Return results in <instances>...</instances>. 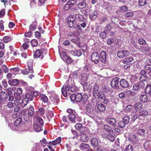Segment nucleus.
I'll return each mask as SVG.
<instances>
[{"mask_svg":"<svg viewBox=\"0 0 151 151\" xmlns=\"http://www.w3.org/2000/svg\"><path fill=\"white\" fill-rule=\"evenodd\" d=\"M38 96V93L36 91H30L26 93L24 98L22 101V104H27L29 101H32L33 98Z\"/></svg>","mask_w":151,"mask_h":151,"instance_id":"nucleus-1","label":"nucleus"},{"mask_svg":"<svg viewBox=\"0 0 151 151\" xmlns=\"http://www.w3.org/2000/svg\"><path fill=\"white\" fill-rule=\"evenodd\" d=\"M93 95L94 96H98L100 98L104 97V93L100 91L99 85L95 83L93 88Z\"/></svg>","mask_w":151,"mask_h":151,"instance_id":"nucleus-2","label":"nucleus"},{"mask_svg":"<svg viewBox=\"0 0 151 151\" xmlns=\"http://www.w3.org/2000/svg\"><path fill=\"white\" fill-rule=\"evenodd\" d=\"M82 98V95L80 93L76 95L75 94H72L70 96V99L72 102L76 101L77 102L80 101Z\"/></svg>","mask_w":151,"mask_h":151,"instance_id":"nucleus-3","label":"nucleus"},{"mask_svg":"<svg viewBox=\"0 0 151 151\" xmlns=\"http://www.w3.org/2000/svg\"><path fill=\"white\" fill-rule=\"evenodd\" d=\"M119 79L117 78H115L112 81L111 83V86L114 89H119Z\"/></svg>","mask_w":151,"mask_h":151,"instance_id":"nucleus-4","label":"nucleus"},{"mask_svg":"<svg viewBox=\"0 0 151 151\" xmlns=\"http://www.w3.org/2000/svg\"><path fill=\"white\" fill-rule=\"evenodd\" d=\"M129 140L133 144H135L139 141V139L135 134H131L129 136Z\"/></svg>","mask_w":151,"mask_h":151,"instance_id":"nucleus-5","label":"nucleus"},{"mask_svg":"<svg viewBox=\"0 0 151 151\" xmlns=\"http://www.w3.org/2000/svg\"><path fill=\"white\" fill-rule=\"evenodd\" d=\"M130 54V52L126 50H123L118 52L117 55L119 58H122L129 56Z\"/></svg>","mask_w":151,"mask_h":151,"instance_id":"nucleus-6","label":"nucleus"},{"mask_svg":"<svg viewBox=\"0 0 151 151\" xmlns=\"http://www.w3.org/2000/svg\"><path fill=\"white\" fill-rule=\"evenodd\" d=\"M105 121L107 122L110 125L113 127H115L116 125V122L115 119L110 118L109 117H107L105 118Z\"/></svg>","mask_w":151,"mask_h":151,"instance_id":"nucleus-7","label":"nucleus"},{"mask_svg":"<svg viewBox=\"0 0 151 151\" xmlns=\"http://www.w3.org/2000/svg\"><path fill=\"white\" fill-rule=\"evenodd\" d=\"M73 18L72 15H70L68 17V21L67 22V24L70 28H75L76 26V21L74 20H69L70 18Z\"/></svg>","mask_w":151,"mask_h":151,"instance_id":"nucleus-8","label":"nucleus"},{"mask_svg":"<svg viewBox=\"0 0 151 151\" xmlns=\"http://www.w3.org/2000/svg\"><path fill=\"white\" fill-rule=\"evenodd\" d=\"M91 60L93 62H94L95 64H97L99 62V57L97 52H94L92 54L91 56Z\"/></svg>","mask_w":151,"mask_h":151,"instance_id":"nucleus-9","label":"nucleus"},{"mask_svg":"<svg viewBox=\"0 0 151 151\" xmlns=\"http://www.w3.org/2000/svg\"><path fill=\"white\" fill-rule=\"evenodd\" d=\"M143 82H139L138 83L134 84L133 87V89L134 91L137 90L140 88H143L145 86Z\"/></svg>","mask_w":151,"mask_h":151,"instance_id":"nucleus-10","label":"nucleus"},{"mask_svg":"<svg viewBox=\"0 0 151 151\" xmlns=\"http://www.w3.org/2000/svg\"><path fill=\"white\" fill-rule=\"evenodd\" d=\"M69 87V86L68 85H64L62 87L61 89L62 93L65 97H66L67 96L68 93H70L69 92V88L68 87Z\"/></svg>","mask_w":151,"mask_h":151,"instance_id":"nucleus-11","label":"nucleus"},{"mask_svg":"<svg viewBox=\"0 0 151 151\" xmlns=\"http://www.w3.org/2000/svg\"><path fill=\"white\" fill-rule=\"evenodd\" d=\"M106 53L104 51H101L100 53L99 59L103 63H105L106 62Z\"/></svg>","mask_w":151,"mask_h":151,"instance_id":"nucleus-12","label":"nucleus"},{"mask_svg":"<svg viewBox=\"0 0 151 151\" xmlns=\"http://www.w3.org/2000/svg\"><path fill=\"white\" fill-rule=\"evenodd\" d=\"M120 84L121 87L123 88H128L129 86L128 82L124 79H122L120 80Z\"/></svg>","mask_w":151,"mask_h":151,"instance_id":"nucleus-13","label":"nucleus"},{"mask_svg":"<svg viewBox=\"0 0 151 151\" xmlns=\"http://www.w3.org/2000/svg\"><path fill=\"white\" fill-rule=\"evenodd\" d=\"M20 113L21 116L23 117L24 120L25 122H27L29 120V115L24 111H21Z\"/></svg>","mask_w":151,"mask_h":151,"instance_id":"nucleus-14","label":"nucleus"},{"mask_svg":"<svg viewBox=\"0 0 151 151\" xmlns=\"http://www.w3.org/2000/svg\"><path fill=\"white\" fill-rule=\"evenodd\" d=\"M80 140L82 142H86L88 141V136L85 133H82L81 134Z\"/></svg>","mask_w":151,"mask_h":151,"instance_id":"nucleus-15","label":"nucleus"},{"mask_svg":"<svg viewBox=\"0 0 151 151\" xmlns=\"http://www.w3.org/2000/svg\"><path fill=\"white\" fill-rule=\"evenodd\" d=\"M80 149L82 150H88L90 148L89 145L86 143H82L79 146Z\"/></svg>","mask_w":151,"mask_h":151,"instance_id":"nucleus-16","label":"nucleus"},{"mask_svg":"<svg viewBox=\"0 0 151 151\" xmlns=\"http://www.w3.org/2000/svg\"><path fill=\"white\" fill-rule=\"evenodd\" d=\"M42 50H37L34 54V58H38L41 57V59H42L43 57L42 56Z\"/></svg>","mask_w":151,"mask_h":151,"instance_id":"nucleus-17","label":"nucleus"},{"mask_svg":"<svg viewBox=\"0 0 151 151\" xmlns=\"http://www.w3.org/2000/svg\"><path fill=\"white\" fill-rule=\"evenodd\" d=\"M43 125L38 124H34L33 128L37 132H40L42 130V127Z\"/></svg>","mask_w":151,"mask_h":151,"instance_id":"nucleus-18","label":"nucleus"},{"mask_svg":"<svg viewBox=\"0 0 151 151\" xmlns=\"http://www.w3.org/2000/svg\"><path fill=\"white\" fill-rule=\"evenodd\" d=\"M91 144L94 147L98 146V142L97 139L95 138H93L91 140Z\"/></svg>","mask_w":151,"mask_h":151,"instance_id":"nucleus-19","label":"nucleus"},{"mask_svg":"<svg viewBox=\"0 0 151 151\" xmlns=\"http://www.w3.org/2000/svg\"><path fill=\"white\" fill-rule=\"evenodd\" d=\"M68 118L70 121L72 122H75L76 116L73 113H70L68 116Z\"/></svg>","mask_w":151,"mask_h":151,"instance_id":"nucleus-20","label":"nucleus"},{"mask_svg":"<svg viewBox=\"0 0 151 151\" xmlns=\"http://www.w3.org/2000/svg\"><path fill=\"white\" fill-rule=\"evenodd\" d=\"M134 59L132 57H129L123 60L122 62L124 64H128L133 61Z\"/></svg>","mask_w":151,"mask_h":151,"instance_id":"nucleus-21","label":"nucleus"},{"mask_svg":"<svg viewBox=\"0 0 151 151\" xmlns=\"http://www.w3.org/2000/svg\"><path fill=\"white\" fill-rule=\"evenodd\" d=\"M145 91L146 94L151 96V85L148 84L146 86Z\"/></svg>","mask_w":151,"mask_h":151,"instance_id":"nucleus-22","label":"nucleus"},{"mask_svg":"<svg viewBox=\"0 0 151 151\" xmlns=\"http://www.w3.org/2000/svg\"><path fill=\"white\" fill-rule=\"evenodd\" d=\"M0 100H5L8 98V95L6 92L4 91H2L0 93Z\"/></svg>","mask_w":151,"mask_h":151,"instance_id":"nucleus-23","label":"nucleus"},{"mask_svg":"<svg viewBox=\"0 0 151 151\" xmlns=\"http://www.w3.org/2000/svg\"><path fill=\"white\" fill-rule=\"evenodd\" d=\"M68 85L69 86V87H68L69 91L71 92H75L77 91V88L76 87L70 84H68Z\"/></svg>","mask_w":151,"mask_h":151,"instance_id":"nucleus-24","label":"nucleus"},{"mask_svg":"<svg viewBox=\"0 0 151 151\" xmlns=\"http://www.w3.org/2000/svg\"><path fill=\"white\" fill-rule=\"evenodd\" d=\"M148 115V111L147 110H142L139 113V117L141 116L144 117L145 116Z\"/></svg>","mask_w":151,"mask_h":151,"instance_id":"nucleus-25","label":"nucleus"},{"mask_svg":"<svg viewBox=\"0 0 151 151\" xmlns=\"http://www.w3.org/2000/svg\"><path fill=\"white\" fill-rule=\"evenodd\" d=\"M19 82V81L18 80L14 79L9 80L8 81V83L11 85L16 86L18 84Z\"/></svg>","mask_w":151,"mask_h":151,"instance_id":"nucleus-26","label":"nucleus"},{"mask_svg":"<svg viewBox=\"0 0 151 151\" xmlns=\"http://www.w3.org/2000/svg\"><path fill=\"white\" fill-rule=\"evenodd\" d=\"M61 142V138L60 137H58L55 140L52 141V145H56L60 144Z\"/></svg>","mask_w":151,"mask_h":151,"instance_id":"nucleus-27","label":"nucleus"},{"mask_svg":"<svg viewBox=\"0 0 151 151\" xmlns=\"http://www.w3.org/2000/svg\"><path fill=\"white\" fill-rule=\"evenodd\" d=\"M104 128L105 130V131L107 132L112 133L113 132L112 128L109 125H104Z\"/></svg>","mask_w":151,"mask_h":151,"instance_id":"nucleus-28","label":"nucleus"},{"mask_svg":"<svg viewBox=\"0 0 151 151\" xmlns=\"http://www.w3.org/2000/svg\"><path fill=\"white\" fill-rule=\"evenodd\" d=\"M27 66L28 68L29 69V72L31 73L33 72L32 66H33V62L32 60L29 61L27 63Z\"/></svg>","mask_w":151,"mask_h":151,"instance_id":"nucleus-29","label":"nucleus"},{"mask_svg":"<svg viewBox=\"0 0 151 151\" xmlns=\"http://www.w3.org/2000/svg\"><path fill=\"white\" fill-rule=\"evenodd\" d=\"M22 121V118L20 117L17 119L14 122V125L15 126L17 127L19 126L21 123Z\"/></svg>","mask_w":151,"mask_h":151,"instance_id":"nucleus-30","label":"nucleus"},{"mask_svg":"<svg viewBox=\"0 0 151 151\" xmlns=\"http://www.w3.org/2000/svg\"><path fill=\"white\" fill-rule=\"evenodd\" d=\"M97 107L98 109L100 112L104 111L106 109V106L104 104H98Z\"/></svg>","mask_w":151,"mask_h":151,"instance_id":"nucleus-31","label":"nucleus"},{"mask_svg":"<svg viewBox=\"0 0 151 151\" xmlns=\"http://www.w3.org/2000/svg\"><path fill=\"white\" fill-rule=\"evenodd\" d=\"M34 23H35V24H31L29 26V30L31 31L35 30L37 28V22L36 21V20H35Z\"/></svg>","mask_w":151,"mask_h":151,"instance_id":"nucleus-32","label":"nucleus"},{"mask_svg":"<svg viewBox=\"0 0 151 151\" xmlns=\"http://www.w3.org/2000/svg\"><path fill=\"white\" fill-rule=\"evenodd\" d=\"M97 17V12L96 11H94L90 16V18L92 20H94Z\"/></svg>","mask_w":151,"mask_h":151,"instance_id":"nucleus-33","label":"nucleus"},{"mask_svg":"<svg viewBox=\"0 0 151 151\" xmlns=\"http://www.w3.org/2000/svg\"><path fill=\"white\" fill-rule=\"evenodd\" d=\"M140 101L143 102H145L147 101V97L146 95H141L140 97Z\"/></svg>","mask_w":151,"mask_h":151,"instance_id":"nucleus-34","label":"nucleus"},{"mask_svg":"<svg viewBox=\"0 0 151 151\" xmlns=\"http://www.w3.org/2000/svg\"><path fill=\"white\" fill-rule=\"evenodd\" d=\"M75 18L78 21H82L84 19V18L83 15L80 14H76L75 15Z\"/></svg>","mask_w":151,"mask_h":151,"instance_id":"nucleus-35","label":"nucleus"},{"mask_svg":"<svg viewBox=\"0 0 151 151\" xmlns=\"http://www.w3.org/2000/svg\"><path fill=\"white\" fill-rule=\"evenodd\" d=\"M137 134L140 136H143L145 134V130L143 129H138L137 132Z\"/></svg>","mask_w":151,"mask_h":151,"instance_id":"nucleus-36","label":"nucleus"},{"mask_svg":"<svg viewBox=\"0 0 151 151\" xmlns=\"http://www.w3.org/2000/svg\"><path fill=\"white\" fill-rule=\"evenodd\" d=\"M86 5V2L83 0V1L80 3L78 5V7L81 9L84 8Z\"/></svg>","mask_w":151,"mask_h":151,"instance_id":"nucleus-37","label":"nucleus"},{"mask_svg":"<svg viewBox=\"0 0 151 151\" xmlns=\"http://www.w3.org/2000/svg\"><path fill=\"white\" fill-rule=\"evenodd\" d=\"M43 123L42 119L38 117L36 118V123H35L34 124H37L41 125H43Z\"/></svg>","mask_w":151,"mask_h":151,"instance_id":"nucleus-38","label":"nucleus"},{"mask_svg":"<svg viewBox=\"0 0 151 151\" xmlns=\"http://www.w3.org/2000/svg\"><path fill=\"white\" fill-rule=\"evenodd\" d=\"M86 109L87 112L91 113L93 110V107H92L91 104H87Z\"/></svg>","mask_w":151,"mask_h":151,"instance_id":"nucleus-39","label":"nucleus"},{"mask_svg":"<svg viewBox=\"0 0 151 151\" xmlns=\"http://www.w3.org/2000/svg\"><path fill=\"white\" fill-rule=\"evenodd\" d=\"M133 147L130 144L127 145L124 150V151H132L133 150Z\"/></svg>","mask_w":151,"mask_h":151,"instance_id":"nucleus-40","label":"nucleus"},{"mask_svg":"<svg viewBox=\"0 0 151 151\" xmlns=\"http://www.w3.org/2000/svg\"><path fill=\"white\" fill-rule=\"evenodd\" d=\"M147 4L146 0H139L138 4L139 6H143Z\"/></svg>","mask_w":151,"mask_h":151,"instance_id":"nucleus-41","label":"nucleus"},{"mask_svg":"<svg viewBox=\"0 0 151 151\" xmlns=\"http://www.w3.org/2000/svg\"><path fill=\"white\" fill-rule=\"evenodd\" d=\"M1 67L2 70L5 73H7L9 71V68L7 67V66L5 65H2Z\"/></svg>","mask_w":151,"mask_h":151,"instance_id":"nucleus-42","label":"nucleus"},{"mask_svg":"<svg viewBox=\"0 0 151 151\" xmlns=\"http://www.w3.org/2000/svg\"><path fill=\"white\" fill-rule=\"evenodd\" d=\"M106 33L105 31L101 32L99 34V37L102 39H103L106 38Z\"/></svg>","mask_w":151,"mask_h":151,"instance_id":"nucleus-43","label":"nucleus"},{"mask_svg":"<svg viewBox=\"0 0 151 151\" xmlns=\"http://www.w3.org/2000/svg\"><path fill=\"white\" fill-rule=\"evenodd\" d=\"M88 78V76L87 75L84 73H83L81 74V79L83 81H86Z\"/></svg>","mask_w":151,"mask_h":151,"instance_id":"nucleus-44","label":"nucleus"},{"mask_svg":"<svg viewBox=\"0 0 151 151\" xmlns=\"http://www.w3.org/2000/svg\"><path fill=\"white\" fill-rule=\"evenodd\" d=\"M41 99L42 100L44 103H47L48 100L47 97L44 95H42L40 97Z\"/></svg>","mask_w":151,"mask_h":151,"instance_id":"nucleus-45","label":"nucleus"},{"mask_svg":"<svg viewBox=\"0 0 151 151\" xmlns=\"http://www.w3.org/2000/svg\"><path fill=\"white\" fill-rule=\"evenodd\" d=\"M60 56L62 59L64 61L66 60V59L68 57L67 56L66 53L64 52L61 53Z\"/></svg>","mask_w":151,"mask_h":151,"instance_id":"nucleus-46","label":"nucleus"},{"mask_svg":"<svg viewBox=\"0 0 151 151\" xmlns=\"http://www.w3.org/2000/svg\"><path fill=\"white\" fill-rule=\"evenodd\" d=\"M53 103H59L60 100L59 97L56 96H54L53 98V100H52Z\"/></svg>","mask_w":151,"mask_h":151,"instance_id":"nucleus-47","label":"nucleus"},{"mask_svg":"<svg viewBox=\"0 0 151 151\" xmlns=\"http://www.w3.org/2000/svg\"><path fill=\"white\" fill-rule=\"evenodd\" d=\"M34 111V109L32 107H30L29 108V109L28 110V113L29 115L32 116L33 114Z\"/></svg>","mask_w":151,"mask_h":151,"instance_id":"nucleus-48","label":"nucleus"},{"mask_svg":"<svg viewBox=\"0 0 151 151\" xmlns=\"http://www.w3.org/2000/svg\"><path fill=\"white\" fill-rule=\"evenodd\" d=\"M138 42L140 45H144L146 43V41L142 38H139L138 40Z\"/></svg>","mask_w":151,"mask_h":151,"instance_id":"nucleus-49","label":"nucleus"},{"mask_svg":"<svg viewBox=\"0 0 151 151\" xmlns=\"http://www.w3.org/2000/svg\"><path fill=\"white\" fill-rule=\"evenodd\" d=\"M134 15L133 13L132 12H127L124 14V16L126 17H131Z\"/></svg>","mask_w":151,"mask_h":151,"instance_id":"nucleus-50","label":"nucleus"},{"mask_svg":"<svg viewBox=\"0 0 151 151\" xmlns=\"http://www.w3.org/2000/svg\"><path fill=\"white\" fill-rule=\"evenodd\" d=\"M31 44L32 46L36 47L38 45V41L36 39H33L31 40Z\"/></svg>","mask_w":151,"mask_h":151,"instance_id":"nucleus-51","label":"nucleus"},{"mask_svg":"<svg viewBox=\"0 0 151 151\" xmlns=\"http://www.w3.org/2000/svg\"><path fill=\"white\" fill-rule=\"evenodd\" d=\"M130 118L129 117L126 116L123 119V121L126 124H127L129 121Z\"/></svg>","mask_w":151,"mask_h":151,"instance_id":"nucleus-52","label":"nucleus"},{"mask_svg":"<svg viewBox=\"0 0 151 151\" xmlns=\"http://www.w3.org/2000/svg\"><path fill=\"white\" fill-rule=\"evenodd\" d=\"M107 138L110 141L112 142L115 139L114 137L111 134H108Z\"/></svg>","mask_w":151,"mask_h":151,"instance_id":"nucleus-53","label":"nucleus"},{"mask_svg":"<svg viewBox=\"0 0 151 151\" xmlns=\"http://www.w3.org/2000/svg\"><path fill=\"white\" fill-rule=\"evenodd\" d=\"M11 40V37L8 36H5L3 37L4 41L5 43H7Z\"/></svg>","mask_w":151,"mask_h":151,"instance_id":"nucleus-54","label":"nucleus"},{"mask_svg":"<svg viewBox=\"0 0 151 151\" xmlns=\"http://www.w3.org/2000/svg\"><path fill=\"white\" fill-rule=\"evenodd\" d=\"M120 10L122 12H125L127 11L128 8L126 6H122L120 8Z\"/></svg>","mask_w":151,"mask_h":151,"instance_id":"nucleus-55","label":"nucleus"},{"mask_svg":"<svg viewBox=\"0 0 151 151\" xmlns=\"http://www.w3.org/2000/svg\"><path fill=\"white\" fill-rule=\"evenodd\" d=\"M114 42V39L113 38H110L107 40V44L109 45L112 44Z\"/></svg>","mask_w":151,"mask_h":151,"instance_id":"nucleus-56","label":"nucleus"},{"mask_svg":"<svg viewBox=\"0 0 151 151\" xmlns=\"http://www.w3.org/2000/svg\"><path fill=\"white\" fill-rule=\"evenodd\" d=\"M5 91L7 92V93L8 96H11L12 94V92L10 88H6Z\"/></svg>","mask_w":151,"mask_h":151,"instance_id":"nucleus-57","label":"nucleus"},{"mask_svg":"<svg viewBox=\"0 0 151 151\" xmlns=\"http://www.w3.org/2000/svg\"><path fill=\"white\" fill-rule=\"evenodd\" d=\"M134 106L137 109V110H141L142 108V104H134Z\"/></svg>","mask_w":151,"mask_h":151,"instance_id":"nucleus-58","label":"nucleus"},{"mask_svg":"<svg viewBox=\"0 0 151 151\" xmlns=\"http://www.w3.org/2000/svg\"><path fill=\"white\" fill-rule=\"evenodd\" d=\"M66 61L68 64H69L73 61V60L69 56H68L66 59Z\"/></svg>","mask_w":151,"mask_h":151,"instance_id":"nucleus-59","label":"nucleus"},{"mask_svg":"<svg viewBox=\"0 0 151 151\" xmlns=\"http://www.w3.org/2000/svg\"><path fill=\"white\" fill-rule=\"evenodd\" d=\"M82 127V124L80 123H77L75 125V127L77 129H80Z\"/></svg>","mask_w":151,"mask_h":151,"instance_id":"nucleus-60","label":"nucleus"},{"mask_svg":"<svg viewBox=\"0 0 151 151\" xmlns=\"http://www.w3.org/2000/svg\"><path fill=\"white\" fill-rule=\"evenodd\" d=\"M126 124L124 123V122L122 121H120L119 122V127L121 128H123L124 127Z\"/></svg>","mask_w":151,"mask_h":151,"instance_id":"nucleus-61","label":"nucleus"},{"mask_svg":"<svg viewBox=\"0 0 151 151\" xmlns=\"http://www.w3.org/2000/svg\"><path fill=\"white\" fill-rule=\"evenodd\" d=\"M14 96L15 98L17 100H19L22 96V95H19L18 93H14Z\"/></svg>","mask_w":151,"mask_h":151,"instance_id":"nucleus-62","label":"nucleus"},{"mask_svg":"<svg viewBox=\"0 0 151 151\" xmlns=\"http://www.w3.org/2000/svg\"><path fill=\"white\" fill-rule=\"evenodd\" d=\"M126 94L128 96H132L134 94V93L130 90H127L126 92Z\"/></svg>","mask_w":151,"mask_h":151,"instance_id":"nucleus-63","label":"nucleus"},{"mask_svg":"<svg viewBox=\"0 0 151 151\" xmlns=\"http://www.w3.org/2000/svg\"><path fill=\"white\" fill-rule=\"evenodd\" d=\"M115 42L118 46H120L122 44L121 41L120 39H117L115 40Z\"/></svg>","mask_w":151,"mask_h":151,"instance_id":"nucleus-64","label":"nucleus"}]
</instances>
